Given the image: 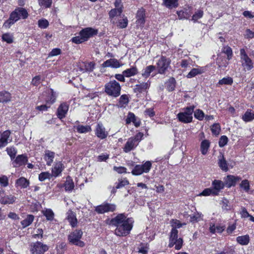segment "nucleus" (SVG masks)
Masks as SVG:
<instances>
[{"instance_id": "obj_19", "label": "nucleus", "mask_w": 254, "mask_h": 254, "mask_svg": "<svg viewBox=\"0 0 254 254\" xmlns=\"http://www.w3.org/2000/svg\"><path fill=\"white\" fill-rule=\"evenodd\" d=\"M68 105L65 102L60 104L57 110V116L60 119L64 118L68 110Z\"/></svg>"}, {"instance_id": "obj_61", "label": "nucleus", "mask_w": 254, "mask_h": 254, "mask_svg": "<svg viewBox=\"0 0 254 254\" xmlns=\"http://www.w3.org/2000/svg\"><path fill=\"white\" fill-rule=\"evenodd\" d=\"M194 116L197 119L202 121L204 117V114L202 110L197 109L194 112Z\"/></svg>"}, {"instance_id": "obj_58", "label": "nucleus", "mask_w": 254, "mask_h": 254, "mask_svg": "<svg viewBox=\"0 0 254 254\" xmlns=\"http://www.w3.org/2000/svg\"><path fill=\"white\" fill-rule=\"evenodd\" d=\"M123 11L122 8H118L112 9L109 12L110 17H114L117 15H120Z\"/></svg>"}, {"instance_id": "obj_1", "label": "nucleus", "mask_w": 254, "mask_h": 254, "mask_svg": "<svg viewBox=\"0 0 254 254\" xmlns=\"http://www.w3.org/2000/svg\"><path fill=\"white\" fill-rule=\"evenodd\" d=\"M133 220L131 218H127L124 214H118L111 220V223L116 227L115 234L118 236L127 235L132 228Z\"/></svg>"}, {"instance_id": "obj_49", "label": "nucleus", "mask_w": 254, "mask_h": 254, "mask_svg": "<svg viewBox=\"0 0 254 254\" xmlns=\"http://www.w3.org/2000/svg\"><path fill=\"white\" fill-rule=\"evenodd\" d=\"M52 177V175L48 172H42L39 175V180L41 182L50 179Z\"/></svg>"}, {"instance_id": "obj_22", "label": "nucleus", "mask_w": 254, "mask_h": 254, "mask_svg": "<svg viewBox=\"0 0 254 254\" xmlns=\"http://www.w3.org/2000/svg\"><path fill=\"white\" fill-rule=\"evenodd\" d=\"M225 229V226L224 225H216L213 223H210L209 225V230L212 234L215 233H222Z\"/></svg>"}, {"instance_id": "obj_34", "label": "nucleus", "mask_w": 254, "mask_h": 254, "mask_svg": "<svg viewBox=\"0 0 254 254\" xmlns=\"http://www.w3.org/2000/svg\"><path fill=\"white\" fill-rule=\"evenodd\" d=\"M48 93L50 95V97L46 99V101L48 104L51 105L55 102L57 98V94L52 89H49Z\"/></svg>"}, {"instance_id": "obj_52", "label": "nucleus", "mask_w": 254, "mask_h": 254, "mask_svg": "<svg viewBox=\"0 0 254 254\" xmlns=\"http://www.w3.org/2000/svg\"><path fill=\"white\" fill-rule=\"evenodd\" d=\"M118 181L119 183L116 186L117 189H121L129 184V182L126 178L119 179Z\"/></svg>"}, {"instance_id": "obj_27", "label": "nucleus", "mask_w": 254, "mask_h": 254, "mask_svg": "<svg viewBox=\"0 0 254 254\" xmlns=\"http://www.w3.org/2000/svg\"><path fill=\"white\" fill-rule=\"evenodd\" d=\"M27 161V158L24 155H20L16 157L13 162V166L15 167H19L25 165Z\"/></svg>"}, {"instance_id": "obj_62", "label": "nucleus", "mask_w": 254, "mask_h": 254, "mask_svg": "<svg viewBox=\"0 0 254 254\" xmlns=\"http://www.w3.org/2000/svg\"><path fill=\"white\" fill-rule=\"evenodd\" d=\"M0 185L2 187H6L8 185V179L6 176L0 177Z\"/></svg>"}, {"instance_id": "obj_20", "label": "nucleus", "mask_w": 254, "mask_h": 254, "mask_svg": "<svg viewBox=\"0 0 254 254\" xmlns=\"http://www.w3.org/2000/svg\"><path fill=\"white\" fill-rule=\"evenodd\" d=\"M213 188L212 189L213 190V195H217L219 194L221 190L224 189V183L218 180H214L212 183Z\"/></svg>"}, {"instance_id": "obj_13", "label": "nucleus", "mask_w": 254, "mask_h": 254, "mask_svg": "<svg viewBox=\"0 0 254 254\" xmlns=\"http://www.w3.org/2000/svg\"><path fill=\"white\" fill-rule=\"evenodd\" d=\"M16 197L12 195H6L4 191L0 192V202L2 204H11L15 202Z\"/></svg>"}, {"instance_id": "obj_28", "label": "nucleus", "mask_w": 254, "mask_h": 254, "mask_svg": "<svg viewBox=\"0 0 254 254\" xmlns=\"http://www.w3.org/2000/svg\"><path fill=\"white\" fill-rule=\"evenodd\" d=\"M218 164L223 171L227 172L228 170L227 162L222 153L218 156Z\"/></svg>"}, {"instance_id": "obj_39", "label": "nucleus", "mask_w": 254, "mask_h": 254, "mask_svg": "<svg viewBox=\"0 0 254 254\" xmlns=\"http://www.w3.org/2000/svg\"><path fill=\"white\" fill-rule=\"evenodd\" d=\"M10 99L11 95L9 92L6 91H1L0 92V102H7Z\"/></svg>"}, {"instance_id": "obj_24", "label": "nucleus", "mask_w": 254, "mask_h": 254, "mask_svg": "<svg viewBox=\"0 0 254 254\" xmlns=\"http://www.w3.org/2000/svg\"><path fill=\"white\" fill-rule=\"evenodd\" d=\"M240 180L241 178L239 177L228 175L225 180V184L227 187L230 188L232 186H234L236 183Z\"/></svg>"}, {"instance_id": "obj_8", "label": "nucleus", "mask_w": 254, "mask_h": 254, "mask_svg": "<svg viewBox=\"0 0 254 254\" xmlns=\"http://www.w3.org/2000/svg\"><path fill=\"white\" fill-rule=\"evenodd\" d=\"M240 59L242 66L245 70H250L254 67V64L249 57L245 49H240Z\"/></svg>"}, {"instance_id": "obj_9", "label": "nucleus", "mask_w": 254, "mask_h": 254, "mask_svg": "<svg viewBox=\"0 0 254 254\" xmlns=\"http://www.w3.org/2000/svg\"><path fill=\"white\" fill-rule=\"evenodd\" d=\"M31 252L32 254H44L48 250V247L42 243L37 242L31 245Z\"/></svg>"}, {"instance_id": "obj_35", "label": "nucleus", "mask_w": 254, "mask_h": 254, "mask_svg": "<svg viewBox=\"0 0 254 254\" xmlns=\"http://www.w3.org/2000/svg\"><path fill=\"white\" fill-rule=\"evenodd\" d=\"M178 234V231L177 230H171L170 235L169 244L168 245L169 248L172 247V243H174V241L179 239Z\"/></svg>"}, {"instance_id": "obj_50", "label": "nucleus", "mask_w": 254, "mask_h": 254, "mask_svg": "<svg viewBox=\"0 0 254 254\" xmlns=\"http://www.w3.org/2000/svg\"><path fill=\"white\" fill-rule=\"evenodd\" d=\"M222 52L225 53L227 56V60L231 59L233 52L232 49L229 46H225L223 48Z\"/></svg>"}, {"instance_id": "obj_41", "label": "nucleus", "mask_w": 254, "mask_h": 254, "mask_svg": "<svg viewBox=\"0 0 254 254\" xmlns=\"http://www.w3.org/2000/svg\"><path fill=\"white\" fill-rule=\"evenodd\" d=\"M78 132L85 133L91 131V127L90 126L78 125L76 127Z\"/></svg>"}, {"instance_id": "obj_44", "label": "nucleus", "mask_w": 254, "mask_h": 254, "mask_svg": "<svg viewBox=\"0 0 254 254\" xmlns=\"http://www.w3.org/2000/svg\"><path fill=\"white\" fill-rule=\"evenodd\" d=\"M233 83V78L229 76H227L226 77L223 78L222 79H220L218 84L219 85H231Z\"/></svg>"}, {"instance_id": "obj_5", "label": "nucleus", "mask_w": 254, "mask_h": 254, "mask_svg": "<svg viewBox=\"0 0 254 254\" xmlns=\"http://www.w3.org/2000/svg\"><path fill=\"white\" fill-rule=\"evenodd\" d=\"M194 106L188 107L184 109V111L177 115L178 120L183 123H190L192 121V113L194 111Z\"/></svg>"}, {"instance_id": "obj_2", "label": "nucleus", "mask_w": 254, "mask_h": 254, "mask_svg": "<svg viewBox=\"0 0 254 254\" xmlns=\"http://www.w3.org/2000/svg\"><path fill=\"white\" fill-rule=\"evenodd\" d=\"M28 16V13L25 8H18L11 13L9 19L4 23L3 26L5 28H9L19 19H26Z\"/></svg>"}, {"instance_id": "obj_29", "label": "nucleus", "mask_w": 254, "mask_h": 254, "mask_svg": "<svg viewBox=\"0 0 254 254\" xmlns=\"http://www.w3.org/2000/svg\"><path fill=\"white\" fill-rule=\"evenodd\" d=\"M55 157V153L50 150H46L44 155V159L46 161L48 166H51L53 162Z\"/></svg>"}, {"instance_id": "obj_23", "label": "nucleus", "mask_w": 254, "mask_h": 254, "mask_svg": "<svg viewBox=\"0 0 254 254\" xmlns=\"http://www.w3.org/2000/svg\"><path fill=\"white\" fill-rule=\"evenodd\" d=\"M205 71V68L204 67L199 66L197 68H193L187 75V77L188 78H191L197 75L201 74Z\"/></svg>"}, {"instance_id": "obj_26", "label": "nucleus", "mask_w": 254, "mask_h": 254, "mask_svg": "<svg viewBox=\"0 0 254 254\" xmlns=\"http://www.w3.org/2000/svg\"><path fill=\"white\" fill-rule=\"evenodd\" d=\"M29 185V181L24 177L17 179L15 182V187L17 188L25 189Z\"/></svg>"}, {"instance_id": "obj_31", "label": "nucleus", "mask_w": 254, "mask_h": 254, "mask_svg": "<svg viewBox=\"0 0 254 254\" xmlns=\"http://www.w3.org/2000/svg\"><path fill=\"white\" fill-rule=\"evenodd\" d=\"M210 142L208 140L204 139L200 143V151L203 155L207 154L210 147Z\"/></svg>"}, {"instance_id": "obj_32", "label": "nucleus", "mask_w": 254, "mask_h": 254, "mask_svg": "<svg viewBox=\"0 0 254 254\" xmlns=\"http://www.w3.org/2000/svg\"><path fill=\"white\" fill-rule=\"evenodd\" d=\"M163 4L169 9L176 8L179 5L178 0H163Z\"/></svg>"}, {"instance_id": "obj_46", "label": "nucleus", "mask_w": 254, "mask_h": 254, "mask_svg": "<svg viewBox=\"0 0 254 254\" xmlns=\"http://www.w3.org/2000/svg\"><path fill=\"white\" fill-rule=\"evenodd\" d=\"M243 119L245 122H250L254 119V114L247 111L243 116Z\"/></svg>"}, {"instance_id": "obj_16", "label": "nucleus", "mask_w": 254, "mask_h": 254, "mask_svg": "<svg viewBox=\"0 0 254 254\" xmlns=\"http://www.w3.org/2000/svg\"><path fill=\"white\" fill-rule=\"evenodd\" d=\"M95 133L96 136L101 139L106 138L108 132L106 130V128L101 123H98L95 129Z\"/></svg>"}, {"instance_id": "obj_12", "label": "nucleus", "mask_w": 254, "mask_h": 254, "mask_svg": "<svg viewBox=\"0 0 254 254\" xmlns=\"http://www.w3.org/2000/svg\"><path fill=\"white\" fill-rule=\"evenodd\" d=\"M97 33V30L91 27H87L81 30L79 32V35H81L83 40L86 41L91 37L96 35Z\"/></svg>"}, {"instance_id": "obj_17", "label": "nucleus", "mask_w": 254, "mask_h": 254, "mask_svg": "<svg viewBox=\"0 0 254 254\" xmlns=\"http://www.w3.org/2000/svg\"><path fill=\"white\" fill-rule=\"evenodd\" d=\"M64 166L61 161L56 162L52 169V177L57 178L60 176L64 169Z\"/></svg>"}, {"instance_id": "obj_6", "label": "nucleus", "mask_w": 254, "mask_h": 254, "mask_svg": "<svg viewBox=\"0 0 254 254\" xmlns=\"http://www.w3.org/2000/svg\"><path fill=\"white\" fill-rule=\"evenodd\" d=\"M82 234L83 232L81 230H75L68 236V240L72 245L83 247L85 245L84 243L80 241Z\"/></svg>"}, {"instance_id": "obj_21", "label": "nucleus", "mask_w": 254, "mask_h": 254, "mask_svg": "<svg viewBox=\"0 0 254 254\" xmlns=\"http://www.w3.org/2000/svg\"><path fill=\"white\" fill-rule=\"evenodd\" d=\"M122 65L119 61L116 59H110L104 62L102 64V66L104 67H111L112 68H119Z\"/></svg>"}, {"instance_id": "obj_55", "label": "nucleus", "mask_w": 254, "mask_h": 254, "mask_svg": "<svg viewBox=\"0 0 254 254\" xmlns=\"http://www.w3.org/2000/svg\"><path fill=\"white\" fill-rule=\"evenodd\" d=\"M183 240L182 238H180L178 240L174 241V243H172V247L175 245V249L177 250H180L183 246Z\"/></svg>"}, {"instance_id": "obj_48", "label": "nucleus", "mask_w": 254, "mask_h": 254, "mask_svg": "<svg viewBox=\"0 0 254 254\" xmlns=\"http://www.w3.org/2000/svg\"><path fill=\"white\" fill-rule=\"evenodd\" d=\"M176 81L174 78H171L167 82V88L168 91H172L174 90L175 88Z\"/></svg>"}, {"instance_id": "obj_15", "label": "nucleus", "mask_w": 254, "mask_h": 254, "mask_svg": "<svg viewBox=\"0 0 254 254\" xmlns=\"http://www.w3.org/2000/svg\"><path fill=\"white\" fill-rule=\"evenodd\" d=\"M151 84V82L148 80L146 82L139 83L135 85L133 89L134 92L137 95L142 93L144 92H147V90L149 88Z\"/></svg>"}, {"instance_id": "obj_64", "label": "nucleus", "mask_w": 254, "mask_h": 254, "mask_svg": "<svg viewBox=\"0 0 254 254\" xmlns=\"http://www.w3.org/2000/svg\"><path fill=\"white\" fill-rule=\"evenodd\" d=\"M228 138L226 135L222 136L219 141V145L222 147L226 145L228 142Z\"/></svg>"}, {"instance_id": "obj_42", "label": "nucleus", "mask_w": 254, "mask_h": 254, "mask_svg": "<svg viewBox=\"0 0 254 254\" xmlns=\"http://www.w3.org/2000/svg\"><path fill=\"white\" fill-rule=\"evenodd\" d=\"M177 13L179 19H188L190 15L187 9L178 11Z\"/></svg>"}, {"instance_id": "obj_56", "label": "nucleus", "mask_w": 254, "mask_h": 254, "mask_svg": "<svg viewBox=\"0 0 254 254\" xmlns=\"http://www.w3.org/2000/svg\"><path fill=\"white\" fill-rule=\"evenodd\" d=\"M49 24V21L46 19H40L38 21V26L42 29L47 28Z\"/></svg>"}, {"instance_id": "obj_45", "label": "nucleus", "mask_w": 254, "mask_h": 254, "mask_svg": "<svg viewBox=\"0 0 254 254\" xmlns=\"http://www.w3.org/2000/svg\"><path fill=\"white\" fill-rule=\"evenodd\" d=\"M52 0H38L39 5L43 8H49L52 4Z\"/></svg>"}, {"instance_id": "obj_14", "label": "nucleus", "mask_w": 254, "mask_h": 254, "mask_svg": "<svg viewBox=\"0 0 254 254\" xmlns=\"http://www.w3.org/2000/svg\"><path fill=\"white\" fill-rule=\"evenodd\" d=\"M11 132L9 130L4 131L0 134V149L6 146L8 143L11 141L10 138Z\"/></svg>"}, {"instance_id": "obj_57", "label": "nucleus", "mask_w": 254, "mask_h": 254, "mask_svg": "<svg viewBox=\"0 0 254 254\" xmlns=\"http://www.w3.org/2000/svg\"><path fill=\"white\" fill-rule=\"evenodd\" d=\"M2 39L3 41L8 44L12 43L13 41V36L9 33H5L3 34L2 36Z\"/></svg>"}, {"instance_id": "obj_60", "label": "nucleus", "mask_w": 254, "mask_h": 254, "mask_svg": "<svg viewBox=\"0 0 254 254\" xmlns=\"http://www.w3.org/2000/svg\"><path fill=\"white\" fill-rule=\"evenodd\" d=\"M202 219L201 214L197 213L194 214L192 216H190V221L191 222L194 223L200 221Z\"/></svg>"}, {"instance_id": "obj_36", "label": "nucleus", "mask_w": 254, "mask_h": 254, "mask_svg": "<svg viewBox=\"0 0 254 254\" xmlns=\"http://www.w3.org/2000/svg\"><path fill=\"white\" fill-rule=\"evenodd\" d=\"M236 241L241 245H247L250 242V237L248 235L238 236L236 238Z\"/></svg>"}, {"instance_id": "obj_37", "label": "nucleus", "mask_w": 254, "mask_h": 254, "mask_svg": "<svg viewBox=\"0 0 254 254\" xmlns=\"http://www.w3.org/2000/svg\"><path fill=\"white\" fill-rule=\"evenodd\" d=\"M34 216L33 215H27L25 219L21 221L22 228H24L30 225L33 222Z\"/></svg>"}, {"instance_id": "obj_43", "label": "nucleus", "mask_w": 254, "mask_h": 254, "mask_svg": "<svg viewBox=\"0 0 254 254\" xmlns=\"http://www.w3.org/2000/svg\"><path fill=\"white\" fill-rule=\"evenodd\" d=\"M129 99L127 95L126 94L122 95L119 98L118 106L122 107L125 105H127Z\"/></svg>"}, {"instance_id": "obj_10", "label": "nucleus", "mask_w": 254, "mask_h": 254, "mask_svg": "<svg viewBox=\"0 0 254 254\" xmlns=\"http://www.w3.org/2000/svg\"><path fill=\"white\" fill-rule=\"evenodd\" d=\"M170 64V60L165 57L162 56L157 64L158 72L160 74L165 73Z\"/></svg>"}, {"instance_id": "obj_30", "label": "nucleus", "mask_w": 254, "mask_h": 254, "mask_svg": "<svg viewBox=\"0 0 254 254\" xmlns=\"http://www.w3.org/2000/svg\"><path fill=\"white\" fill-rule=\"evenodd\" d=\"M65 190L66 191H71L74 188V183L70 177L68 176L66 178V181L64 184Z\"/></svg>"}, {"instance_id": "obj_18", "label": "nucleus", "mask_w": 254, "mask_h": 254, "mask_svg": "<svg viewBox=\"0 0 254 254\" xmlns=\"http://www.w3.org/2000/svg\"><path fill=\"white\" fill-rule=\"evenodd\" d=\"M145 10L143 8H140L137 11L136 14V23L137 26L143 27L145 23Z\"/></svg>"}, {"instance_id": "obj_4", "label": "nucleus", "mask_w": 254, "mask_h": 254, "mask_svg": "<svg viewBox=\"0 0 254 254\" xmlns=\"http://www.w3.org/2000/svg\"><path fill=\"white\" fill-rule=\"evenodd\" d=\"M143 136V134L139 132L135 136L129 138L123 147L124 151L127 153L135 148L142 140Z\"/></svg>"}, {"instance_id": "obj_40", "label": "nucleus", "mask_w": 254, "mask_h": 254, "mask_svg": "<svg viewBox=\"0 0 254 254\" xmlns=\"http://www.w3.org/2000/svg\"><path fill=\"white\" fill-rule=\"evenodd\" d=\"M43 214L46 217L48 221H52L54 218V213L51 209H46L42 210Z\"/></svg>"}, {"instance_id": "obj_59", "label": "nucleus", "mask_w": 254, "mask_h": 254, "mask_svg": "<svg viewBox=\"0 0 254 254\" xmlns=\"http://www.w3.org/2000/svg\"><path fill=\"white\" fill-rule=\"evenodd\" d=\"M240 187L242 188L246 192H248L250 190V183L248 180H244L242 181Z\"/></svg>"}, {"instance_id": "obj_33", "label": "nucleus", "mask_w": 254, "mask_h": 254, "mask_svg": "<svg viewBox=\"0 0 254 254\" xmlns=\"http://www.w3.org/2000/svg\"><path fill=\"white\" fill-rule=\"evenodd\" d=\"M138 70L136 66H132L123 71V73L126 77H129L137 74Z\"/></svg>"}, {"instance_id": "obj_3", "label": "nucleus", "mask_w": 254, "mask_h": 254, "mask_svg": "<svg viewBox=\"0 0 254 254\" xmlns=\"http://www.w3.org/2000/svg\"><path fill=\"white\" fill-rule=\"evenodd\" d=\"M121 86L119 82L112 80L105 85V92L109 96L116 98L121 94Z\"/></svg>"}, {"instance_id": "obj_11", "label": "nucleus", "mask_w": 254, "mask_h": 254, "mask_svg": "<svg viewBox=\"0 0 254 254\" xmlns=\"http://www.w3.org/2000/svg\"><path fill=\"white\" fill-rule=\"evenodd\" d=\"M116 206L114 204L105 203L97 206L95 211L99 214H103L108 212H113L116 210Z\"/></svg>"}, {"instance_id": "obj_38", "label": "nucleus", "mask_w": 254, "mask_h": 254, "mask_svg": "<svg viewBox=\"0 0 254 254\" xmlns=\"http://www.w3.org/2000/svg\"><path fill=\"white\" fill-rule=\"evenodd\" d=\"M155 69V66L154 65H149L143 69L142 72V76L144 78L148 77L150 73Z\"/></svg>"}, {"instance_id": "obj_25", "label": "nucleus", "mask_w": 254, "mask_h": 254, "mask_svg": "<svg viewBox=\"0 0 254 254\" xmlns=\"http://www.w3.org/2000/svg\"><path fill=\"white\" fill-rule=\"evenodd\" d=\"M66 218L72 227H74L76 226L77 223V220L76 217V215L71 210H68L67 212Z\"/></svg>"}, {"instance_id": "obj_7", "label": "nucleus", "mask_w": 254, "mask_h": 254, "mask_svg": "<svg viewBox=\"0 0 254 254\" xmlns=\"http://www.w3.org/2000/svg\"><path fill=\"white\" fill-rule=\"evenodd\" d=\"M152 167L151 161H147L142 165H136L131 171V174L134 176H139L143 173H148Z\"/></svg>"}, {"instance_id": "obj_47", "label": "nucleus", "mask_w": 254, "mask_h": 254, "mask_svg": "<svg viewBox=\"0 0 254 254\" xmlns=\"http://www.w3.org/2000/svg\"><path fill=\"white\" fill-rule=\"evenodd\" d=\"M211 130L213 134L217 135L221 130L220 126L218 123L214 124L211 127Z\"/></svg>"}, {"instance_id": "obj_63", "label": "nucleus", "mask_w": 254, "mask_h": 254, "mask_svg": "<svg viewBox=\"0 0 254 254\" xmlns=\"http://www.w3.org/2000/svg\"><path fill=\"white\" fill-rule=\"evenodd\" d=\"M134 121H135V116L133 113L129 112L127 116V118L126 120V122L127 124H129L131 122L134 123Z\"/></svg>"}, {"instance_id": "obj_53", "label": "nucleus", "mask_w": 254, "mask_h": 254, "mask_svg": "<svg viewBox=\"0 0 254 254\" xmlns=\"http://www.w3.org/2000/svg\"><path fill=\"white\" fill-rule=\"evenodd\" d=\"M228 62L225 59H222L221 61H218L217 62V65L218 66V68L220 69L224 70V69L228 65Z\"/></svg>"}, {"instance_id": "obj_54", "label": "nucleus", "mask_w": 254, "mask_h": 254, "mask_svg": "<svg viewBox=\"0 0 254 254\" xmlns=\"http://www.w3.org/2000/svg\"><path fill=\"white\" fill-rule=\"evenodd\" d=\"M171 224L172 227V229L177 230V228H180L183 226L180 221L177 219H173L171 221Z\"/></svg>"}, {"instance_id": "obj_51", "label": "nucleus", "mask_w": 254, "mask_h": 254, "mask_svg": "<svg viewBox=\"0 0 254 254\" xmlns=\"http://www.w3.org/2000/svg\"><path fill=\"white\" fill-rule=\"evenodd\" d=\"M203 11L201 10H198L192 15L191 20L194 22H195L197 21L198 19L201 18L203 16Z\"/></svg>"}]
</instances>
